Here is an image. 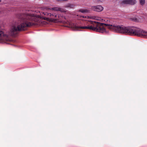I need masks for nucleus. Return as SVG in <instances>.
I'll return each mask as SVG.
<instances>
[{"label":"nucleus","instance_id":"5","mask_svg":"<svg viewBox=\"0 0 147 147\" xmlns=\"http://www.w3.org/2000/svg\"><path fill=\"white\" fill-rule=\"evenodd\" d=\"M43 14H44V15H46V16H51H51H53V17H54V13H52V14H51V13H48L47 12H43Z\"/></svg>","mask_w":147,"mask_h":147},{"label":"nucleus","instance_id":"9","mask_svg":"<svg viewBox=\"0 0 147 147\" xmlns=\"http://www.w3.org/2000/svg\"><path fill=\"white\" fill-rule=\"evenodd\" d=\"M1 0H0V2H1Z\"/></svg>","mask_w":147,"mask_h":147},{"label":"nucleus","instance_id":"7","mask_svg":"<svg viewBox=\"0 0 147 147\" xmlns=\"http://www.w3.org/2000/svg\"><path fill=\"white\" fill-rule=\"evenodd\" d=\"M79 11L80 12L82 13H85L88 12L87 10L84 9H80Z\"/></svg>","mask_w":147,"mask_h":147},{"label":"nucleus","instance_id":"8","mask_svg":"<svg viewBox=\"0 0 147 147\" xmlns=\"http://www.w3.org/2000/svg\"><path fill=\"white\" fill-rule=\"evenodd\" d=\"M139 1L141 5L144 4L145 3V0H139Z\"/></svg>","mask_w":147,"mask_h":147},{"label":"nucleus","instance_id":"3","mask_svg":"<svg viewBox=\"0 0 147 147\" xmlns=\"http://www.w3.org/2000/svg\"><path fill=\"white\" fill-rule=\"evenodd\" d=\"M49 9L55 11H59L61 12H66V11L63 8L59 7H55L52 8H49Z\"/></svg>","mask_w":147,"mask_h":147},{"label":"nucleus","instance_id":"2","mask_svg":"<svg viewBox=\"0 0 147 147\" xmlns=\"http://www.w3.org/2000/svg\"><path fill=\"white\" fill-rule=\"evenodd\" d=\"M136 0H123L122 2L123 4H130L133 5L136 3Z\"/></svg>","mask_w":147,"mask_h":147},{"label":"nucleus","instance_id":"4","mask_svg":"<svg viewBox=\"0 0 147 147\" xmlns=\"http://www.w3.org/2000/svg\"><path fill=\"white\" fill-rule=\"evenodd\" d=\"M92 9L96 11H100L103 9V7L100 5H98L92 7Z\"/></svg>","mask_w":147,"mask_h":147},{"label":"nucleus","instance_id":"1","mask_svg":"<svg viewBox=\"0 0 147 147\" xmlns=\"http://www.w3.org/2000/svg\"><path fill=\"white\" fill-rule=\"evenodd\" d=\"M81 17L83 18L82 20L83 21L81 22V25L75 26L76 28L78 29H89L102 33H107V32L104 27L105 25L110 29L118 33L147 38V32L136 27L117 25L115 24L110 20H105V21H107V23L105 24L86 20V16H82Z\"/></svg>","mask_w":147,"mask_h":147},{"label":"nucleus","instance_id":"6","mask_svg":"<svg viewBox=\"0 0 147 147\" xmlns=\"http://www.w3.org/2000/svg\"><path fill=\"white\" fill-rule=\"evenodd\" d=\"M54 17L55 18H58L59 19H61V18L62 17L63 18L65 19V18L64 16H61V15H57V14L55 13H54Z\"/></svg>","mask_w":147,"mask_h":147}]
</instances>
